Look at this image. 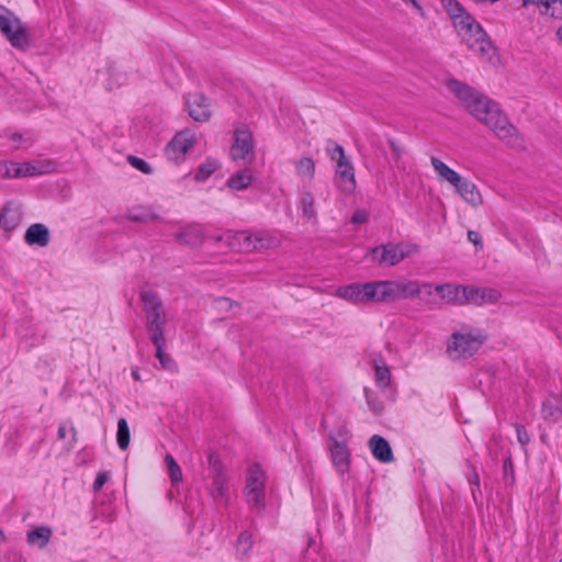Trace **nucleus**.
Listing matches in <instances>:
<instances>
[{
	"mask_svg": "<svg viewBox=\"0 0 562 562\" xmlns=\"http://www.w3.org/2000/svg\"><path fill=\"white\" fill-rule=\"evenodd\" d=\"M156 347V357L160 362L162 369L173 371L176 368L175 361L165 352V339L159 342H153Z\"/></svg>",
	"mask_w": 562,
	"mask_h": 562,
	"instance_id": "72a5a7b5",
	"label": "nucleus"
},
{
	"mask_svg": "<svg viewBox=\"0 0 562 562\" xmlns=\"http://www.w3.org/2000/svg\"><path fill=\"white\" fill-rule=\"evenodd\" d=\"M557 36H558L559 41L562 43V26L558 29Z\"/></svg>",
	"mask_w": 562,
	"mask_h": 562,
	"instance_id": "3c124183",
	"label": "nucleus"
},
{
	"mask_svg": "<svg viewBox=\"0 0 562 562\" xmlns=\"http://www.w3.org/2000/svg\"><path fill=\"white\" fill-rule=\"evenodd\" d=\"M214 476L210 486V494L218 504H227L229 501L228 479L217 462L213 464Z\"/></svg>",
	"mask_w": 562,
	"mask_h": 562,
	"instance_id": "dca6fc26",
	"label": "nucleus"
},
{
	"mask_svg": "<svg viewBox=\"0 0 562 562\" xmlns=\"http://www.w3.org/2000/svg\"><path fill=\"white\" fill-rule=\"evenodd\" d=\"M431 166L434 170L436 171L438 179L440 181H446L453 188L458 186L460 180L463 178L461 175H459L457 171L451 169L448 165H446L443 161H441L437 157L430 158Z\"/></svg>",
	"mask_w": 562,
	"mask_h": 562,
	"instance_id": "5701e85b",
	"label": "nucleus"
},
{
	"mask_svg": "<svg viewBox=\"0 0 562 562\" xmlns=\"http://www.w3.org/2000/svg\"><path fill=\"white\" fill-rule=\"evenodd\" d=\"M128 161L134 168L142 171L143 173L149 175L153 171L150 165L142 158L130 156Z\"/></svg>",
	"mask_w": 562,
	"mask_h": 562,
	"instance_id": "58836bf2",
	"label": "nucleus"
},
{
	"mask_svg": "<svg viewBox=\"0 0 562 562\" xmlns=\"http://www.w3.org/2000/svg\"><path fill=\"white\" fill-rule=\"evenodd\" d=\"M68 430L71 432L72 438L75 439L76 431H75L74 427L71 425L68 426L67 424L59 425V427H58L59 439H63V440L66 439Z\"/></svg>",
	"mask_w": 562,
	"mask_h": 562,
	"instance_id": "37998d69",
	"label": "nucleus"
},
{
	"mask_svg": "<svg viewBox=\"0 0 562 562\" xmlns=\"http://www.w3.org/2000/svg\"><path fill=\"white\" fill-rule=\"evenodd\" d=\"M484 341L483 335L477 330H460L453 333L447 342V355L452 360L473 356Z\"/></svg>",
	"mask_w": 562,
	"mask_h": 562,
	"instance_id": "423d86ee",
	"label": "nucleus"
},
{
	"mask_svg": "<svg viewBox=\"0 0 562 562\" xmlns=\"http://www.w3.org/2000/svg\"><path fill=\"white\" fill-rule=\"evenodd\" d=\"M196 135L194 132L184 130L179 132L166 147V155L169 160L179 164L184 160L187 153L195 145Z\"/></svg>",
	"mask_w": 562,
	"mask_h": 562,
	"instance_id": "ddd939ff",
	"label": "nucleus"
},
{
	"mask_svg": "<svg viewBox=\"0 0 562 562\" xmlns=\"http://www.w3.org/2000/svg\"><path fill=\"white\" fill-rule=\"evenodd\" d=\"M374 381L383 393H391V372L383 360H374Z\"/></svg>",
	"mask_w": 562,
	"mask_h": 562,
	"instance_id": "a878e982",
	"label": "nucleus"
},
{
	"mask_svg": "<svg viewBox=\"0 0 562 562\" xmlns=\"http://www.w3.org/2000/svg\"><path fill=\"white\" fill-rule=\"evenodd\" d=\"M468 303L481 305L484 303H495L499 299L498 291L486 288H468Z\"/></svg>",
	"mask_w": 562,
	"mask_h": 562,
	"instance_id": "4be33fe9",
	"label": "nucleus"
},
{
	"mask_svg": "<svg viewBox=\"0 0 562 562\" xmlns=\"http://www.w3.org/2000/svg\"><path fill=\"white\" fill-rule=\"evenodd\" d=\"M364 395L369 408L374 414H380L384 409L383 402L369 389H364Z\"/></svg>",
	"mask_w": 562,
	"mask_h": 562,
	"instance_id": "e433bc0d",
	"label": "nucleus"
},
{
	"mask_svg": "<svg viewBox=\"0 0 562 562\" xmlns=\"http://www.w3.org/2000/svg\"><path fill=\"white\" fill-rule=\"evenodd\" d=\"M442 8L467 46L481 56L493 49L492 42L481 24L463 8L458 0H440Z\"/></svg>",
	"mask_w": 562,
	"mask_h": 562,
	"instance_id": "7ed1b4c3",
	"label": "nucleus"
},
{
	"mask_svg": "<svg viewBox=\"0 0 562 562\" xmlns=\"http://www.w3.org/2000/svg\"><path fill=\"white\" fill-rule=\"evenodd\" d=\"M166 462L168 465V471H169V476H170L171 482L172 483L180 482L181 477H182L181 469L171 454L166 456Z\"/></svg>",
	"mask_w": 562,
	"mask_h": 562,
	"instance_id": "4c0bfd02",
	"label": "nucleus"
},
{
	"mask_svg": "<svg viewBox=\"0 0 562 562\" xmlns=\"http://www.w3.org/2000/svg\"><path fill=\"white\" fill-rule=\"evenodd\" d=\"M132 375L135 380H139V374L136 370H133Z\"/></svg>",
	"mask_w": 562,
	"mask_h": 562,
	"instance_id": "603ef678",
	"label": "nucleus"
},
{
	"mask_svg": "<svg viewBox=\"0 0 562 562\" xmlns=\"http://www.w3.org/2000/svg\"><path fill=\"white\" fill-rule=\"evenodd\" d=\"M252 536L248 531L240 532L236 543L237 553L241 557L247 555L252 548Z\"/></svg>",
	"mask_w": 562,
	"mask_h": 562,
	"instance_id": "f704fd0d",
	"label": "nucleus"
},
{
	"mask_svg": "<svg viewBox=\"0 0 562 562\" xmlns=\"http://www.w3.org/2000/svg\"><path fill=\"white\" fill-rule=\"evenodd\" d=\"M53 530L48 526H38L26 532V541L30 546L44 549L49 543Z\"/></svg>",
	"mask_w": 562,
	"mask_h": 562,
	"instance_id": "b1692460",
	"label": "nucleus"
},
{
	"mask_svg": "<svg viewBox=\"0 0 562 562\" xmlns=\"http://www.w3.org/2000/svg\"><path fill=\"white\" fill-rule=\"evenodd\" d=\"M220 162L214 158H207L202 162L194 176V179L200 182L206 181L218 168Z\"/></svg>",
	"mask_w": 562,
	"mask_h": 562,
	"instance_id": "2f4dec72",
	"label": "nucleus"
},
{
	"mask_svg": "<svg viewBox=\"0 0 562 562\" xmlns=\"http://www.w3.org/2000/svg\"><path fill=\"white\" fill-rule=\"evenodd\" d=\"M22 217L21 204L8 202L0 212V227L5 232H13L20 225Z\"/></svg>",
	"mask_w": 562,
	"mask_h": 562,
	"instance_id": "a211bd4d",
	"label": "nucleus"
},
{
	"mask_svg": "<svg viewBox=\"0 0 562 562\" xmlns=\"http://www.w3.org/2000/svg\"><path fill=\"white\" fill-rule=\"evenodd\" d=\"M454 190L460 198L472 207H479L483 204L482 194L476 184L472 181L462 178L458 186L454 187Z\"/></svg>",
	"mask_w": 562,
	"mask_h": 562,
	"instance_id": "6ab92c4d",
	"label": "nucleus"
},
{
	"mask_svg": "<svg viewBox=\"0 0 562 562\" xmlns=\"http://www.w3.org/2000/svg\"><path fill=\"white\" fill-rule=\"evenodd\" d=\"M142 302L146 315V328L153 342L165 339L166 313L160 300L151 291L142 293Z\"/></svg>",
	"mask_w": 562,
	"mask_h": 562,
	"instance_id": "39448f33",
	"label": "nucleus"
},
{
	"mask_svg": "<svg viewBox=\"0 0 562 562\" xmlns=\"http://www.w3.org/2000/svg\"><path fill=\"white\" fill-rule=\"evenodd\" d=\"M56 164L52 160H38L35 162H14L12 175L14 178L34 177L48 173L55 170Z\"/></svg>",
	"mask_w": 562,
	"mask_h": 562,
	"instance_id": "2eb2a0df",
	"label": "nucleus"
},
{
	"mask_svg": "<svg viewBox=\"0 0 562 562\" xmlns=\"http://www.w3.org/2000/svg\"><path fill=\"white\" fill-rule=\"evenodd\" d=\"M109 473L108 472H100L98 473L95 481L93 483V490L100 491L103 485L109 481Z\"/></svg>",
	"mask_w": 562,
	"mask_h": 562,
	"instance_id": "79ce46f5",
	"label": "nucleus"
},
{
	"mask_svg": "<svg viewBox=\"0 0 562 562\" xmlns=\"http://www.w3.org/2000/svg\"><path fill=\"white\" fill-rule=\"evenodd\" d=\"M369 448L373 457L383 463L393 461V452L386 439L380 435H373L369 440Z\"/></svg>",
	"mask_w": 562,
	"mask_h": 562,
	"instance_id": "412c9836",
	"label": "nucleus"
},
{
	"mask_svg": "<svg viewBox=\"0 0 562 562\" xmlns=\"http://www.w3.org/2000/svg\"><path fill=\"white\" fill-rule=\"evenodd\" d=\"M131 432L125 418H120L117 422L116 441L122 450H126L130 446Z\"/></svg>",
	"mask_w": 562,
	"mask_h": 562,
	"instance_id": "473e14b6",
	"label": "nucleus"
},
{
	"mask_svg": "<svg viewBox=\"0 0 562 562\" xmlns=\"http://www.w3.org/2000/svg\"><path fill=\"white\" fill-rule=\"evenodd\" d=\"M423 292L430 294L431 286L415 280H386L339 286L336 295L352 304H367L415 299Z\"/></svg>",
	"mask_w": 562,
	"mask_h": 562,
	"instance_id": "f03ea898",
	"label": "nucleus"
},
{
	"mask_svg": "<svg viewBox=\"0 0 562 562\" xmlns=\"http://www.w3.org/2000/svg\"><path fill=\"white\" fill-rule=\"evenodd\" d=\"M389 144H390V148L392 150L393 157L398 159L403 153L402 148L394 140H390Z\"/></svg>",
	"mask_w": 562,
	"mask_h": 562,
	"instance_id": "49530a36",
	"label": "nucleus"
},
{
	"mask_svg": "<svg viewBox=\"0 0 562 562\" xmlns=\"http://www.w3.org/2000/svg\"><path fill=\"white\" fill-rule=\"evenodd\" d=\"M369 214L366 210H357L351 217L353 224L360 225L368 221Z\"/></svg>",
	"mask_w": 562,
	"mask_h": 562,
	"instance_id": "a19ab883",
	"label": "nucleus"
},
{
	"mask_svg": "<svg viewBox=\"0 0 562 562\" xmlns=\"http://www.w3.org/2000/svg\"><path fill=\"white\" fill-rule=\"evenodd\" d=\"M178 239L192 246H196L203 240L202 228L199 225L184 227L179 234Z\"/></svg>",
	"mask_w": 562,
	"mask_h": 562,
	"instance_id": "c756f323",
	"label": "nucleus"
},
{
	"mask_svg": "<svg viewBox=\"0 0 562 562\" xmlns=\"http://www.w3.org/2000/svg\"><path fill=\"white\" fill-rule=\"evenodd\" d=\"M162 74H164V77H165L166 81L169 85H173L175 83V80L166 71H164Z\"/></svg>",
	"mask_w": 562,
	"mask_h": 562,
	"instance_id": "8fccbe9b",
	"label": "nucleus"
},
{
	"mask_svg": "<svg viewBox=\"0 0 562 562\" xmlns=\"http://www.w3.org/2000/svg\"><path fill=\"white\" fill-rule=\"evenodd\" d=\"M5 540L4 532L0 529V542H3Z\"/></svg>",
	"mask_w": 562,
	"mask_h": 562,
	"instance_id": "864d4df0",
	"label": "nucleus"
},
{
	"mask_svg": "<svg viewBox=\"0 0 562 562\" xmlns=\"http://www.w3.org/2000/svg\"><path fill=\"white\" fill-rule=\"evenodd\" d=\"M431 286V293L423 292L417 294L415 297L420 296L426 304H431L434 301L431 296L434 293H437L441 301L450 304H464L468 303V286L456 285L452 283H445Z\"/></svg>",
	"mask_w": 562,
	"mask_h": 562,
	"instance_id": "9b49d317",
	"label": "nucleus"
},
{
	"mask_svg": "<svg viewBox=\"0 0 562 562\" xmlns=\"http://www.w3.org/2000/svg\"><path fill=\"white\" fill-rule=\"evenodd\" d=\"M446 87L472 116L484 123L502 142L509 146L520 145L516 128L497 103L457 79H448Z\"/></svg>",
	"mask_w": 562,
	"mask_h": 562,
	"instance_id": "f257e3e1",
	"label": "nucleus"
},
{
	"mask_svg": "<svg viewBox=\"0 0 562 562\" xmlns=\"http://www.w3.org/2000/svg\"><path fill=\"white\" fill-rule=\"evenodd\" d=\"M215 240L224 243L229 249L236 251L269 249L277 247L280 243L277 236L265 232L252 235L247 232L226 231L218 235Z\"/></svg>",
	"mask_w": 562,
	"mask_h": 562,
	"instance_id": "20e7f679",
	"label": "nucleus"
},
{
	"mask_svg": "<svg viewBox=\"0 0 562 562\" xmlns=\"http://www.w3.org/2000/svg\"><path fill=\"white\" fill-rule=\"evenodd\" d=\"M331 159L337 160L336 178L338 186L345 191H352L356 187L353 167L346 158L345 150L340 145L336 144L334 146Z\"/></svg>",
	"mask_w": 562,
	"mask_h": 562,
	"instance_id": "f8f14e48",
	"label": "nucleus"
},
{
	"mask_svg": "<svg viewBox=\"0 0 562 562\" xmlns=\"http://www.w3.org/2000/svg\"><path fill=\"white\" fill-rule=\"evenodd\" d=\"M299 207L302 212V216L307 221H315L317 212L315 209L314 194L308 190L304 189L300 196Z\"/></svg>",
	"mask_w": 562,
	"mask_h": 562,
	"instance_id": "bb28decb",
	"label": "nucleus"
},
{
	"mask_svg": "<svg viewBox=\"0 0 562 562\" xmlns=\"http://www.w3.org/2000/svg\"><path fill=\"white\" fill-rule=\"evenodd\" d=\"M468 238L474 245H479L481 243V237H480V234L477 232L469 231L468 232Z\"/></svg>",
	"mask_w": 562,
	"mask_h": 562,
	"instance_id": "de8ad7c7",
	"label": "nucleus"
},
{
	"mask_svg": "<svg viewBox=\"0 0 562 562\" xmlns=\"http://www.w3.org/2000/svg\"><path fill=\"white\" fill-rule=\"evenodd\" d=\"M295 172L301 179L311 181L315 175L314 160L310 157L300 158L295 162Z\"/></svg>",
	"mask_w": 562,
	"mask_h": 562,
	"instance_id": "7c9ffc66",
	"label": "nucleus"
},
{
	"mask_svg": "<svg viewBox=\"0 0 562 562\" xmlns=\"http://www.w3.org/2000/svg\"><path fill=\"white\" fill-rule=\"evenodd\" d=\"M216 305L218 310L231 311L234 308L233 302L227 297H221L216 301Z\"/></svg>",
	"mask_w": 562,
	"mask_h": 562,
	"instance_id": "c03bdc74",
	"label": "nucleus"
},
{
	"mask_svg": "<svg viewBox=\"0 0 562 562\" xmlns=\"http://www.w3.org/2000/svg\"><path fill=\"white\" fill-rule=\"evenodd\" d=\"M475 3H479V4H487V3H495L497 2L498 0H473Z\"/></svg>",
	"mask_w": 562,
	"mask_h": 562,
	"instance_id": "09e8293b",
	"label": "nucleus"
},
{
	"mask_svg": "<svg viewBox=\"0 0 562 562\" xmlns=\"http://www.w3.org/2000/svg\"><path fill=\"white\" fill-rule=\"evenodd\" d=\"M267 476L259 465L248 470L245 483V498L247 504L255 510L261 512L266 507Z\"/></svg>",
	"mask_w": 562,
	"mask_h": 562,
	"instance_id": "6e6552de",
	"label": "nucleus"
},
{
	"mask_svg": "<svg viewBox=\"0 0 562 562\" xmlns=\"http://www.w3.org/2000/svg\"><path fill=\"white\" fill-rule=\"evenodd\" d=\"M14 161L0 160V179H13Z\"/></svg>",
	"mask_w": 562,
	"mask_h": 562,
	"instance_id": "ea45409f",
	"label": "nucleus"
},
{
	"mask_svg": "<svg viewBox=\"0 0 562 562\" xmlns=\"http://www.w3.org/2000/svg\"><path fill=\"white\" fill-rule=\"evenodd\" d=\"M189 115L198 122H205L211 117L207 99L201 93H190L186 101Z\"/></svg>",
	"mask_w": 562,
	"mask_h": 562,
	"instance_id": "f3484780",
	"label": "nucleus"
},
{
	"mask_svg": "<svg viewBox=\"0 0 562 562\" xmlns=\"http://www.w3.org/2000/svg\"><path fill=\"white\" fill-rule=\"evenodd\" d=\"M232 158L243 160L244 162H251L254 159V145L252 135L247 128H237L235 131L234 144L231 148Z\"/></svg>",
	"mask_w": 562,
	"mask_h": 562,
	"instance_id": "4468645a",
	"label": "nucleus"
},
{
	"mask_svg": "<svg viewBox=\"0 0 562 562\" xmlns=\"http://www.w3.org/2000/svg\"><path fill=\"white\" fill-rule=\"evenodd\" d=\"M537 8L542 15L562 20V0H538Z\"/></svg>",
	"mask_w": 562,
	"mask_h": 562,
	"instance_id": "c85d7f7f",
	"label": "nucleus"
},
{
	"mask_svg": "<svg viewBox=\"0 0 562 562\" xmlns=\"http://www.w3.org/2000/svg\"><path fill=\"white\" fill-rule=\"evenodd\" d=\"M542 416L544 419L555 422L562 416V407L554 406L550 401L542 405Z\"/></svg>",
	"mask_w": 562,
	"mask_h": 562,
	"instance_id": "c9c22d12",
	"label": "nucleus"
},
{
	"mask_svg": "<svg viewBox=\"0 0 562 562\" xmlns=\"http://www.w3.org/2000/svg\"><path fill=\"white\" fill-rule=\"evenodd\" d=\"M349 440L350 434L346 428L340 429L337 436H331V443L329 446L330 459L340 475L346 474L350 468Z\"/></svg>",
	"mask_w": 562,
	"mask_h": 562,
	"instance_id": "9d476101",
	"label": "nucleus"
},
{
	"mask_svg": "<svg viewBox=\"0 0 562 562\" xmlns=\"http://www.w3.org/2000/svg\"><path fill=\"white\" fill-rule=\"evenodd\" d=\"M50 240V233L46 225L35 223L29 226L24 234V241L29 246L46 247Z\"/></svg>",
	"mask_w": 562,
	"mask_h": 562,
	"instance_id": "aec40b11",
	"label": "nucleus"
},
{
	"mask_svg": "<svg viewBox=\"0 0 562 562\" xmlns=\"http://www.w3.org/2000/svg\"><path fill=\"white\" fill-rule=\"evenodd\" d=\"M475 483L477 484L479 483V476L475 475Z\"/></svg>",
	"mask_w": 562,
	"mask_h": 562,
	"instance_id": "5fc2aeb1",
	"label": "nucleus"
},
{
	"mask_svg": "<svg viewBox=\"0 0 562 562\" xmlns=\"http://www.w3.org/2000/svg\"><path fill=\"white\" fill-rule=\"evenodd\" d=\"M254 181V176L250 169L245 168L237 173L233 175L227 181L228 189L240 191L247 189Z\"/></svg>",
	"mask_w": 562,
	"mask_h": 562,
	"instance_id": "cd10ccee",
	"label": "nucleus"
},
{
	"mask_svg": "<svg viewBox=\"0 0 562 562\" xmlns=\"http://www.w3.org/2000/svg\"><path fill=\"white\" fill-rule=\"evenodd\" d=\"M418 247L411 243H389L386 245L374 247L370 249L372 255L380 254L378 262L380 266H395L405 258L416 254Z\"/></svg>",
	"mask_w": 562,
	"mask_h": 562,
	"instance_id": "1a4fd4ad",
	"label": "nucleus"
},
{
	"mask_svg": "<svg viewBox=\"0 0 562 562\" xmlns=\"http://www.w3.org/2000/svg\"><path fill=\"white\" fill-rule=\"evenodd\" d=\"M517 430V438H518V441L521 443V445H526L528 443L529 441V437H528V434L526 431V429L522 427V426H518L516 428Z\"/></svg>",
	"mask_w": 562,
	"mask_h": 562,
	"instance_id": "a18cd8bd",
	"label": "nucleus"
},
{
	"mask_svg": "<svg viewBox=\"0 0 562 562\" xmlns=\"http://www.w3.org/2000/svg\"><path fill=\"white\" fill-rule=\"evenodd\" d=\"M3 137L7 140L3 145L8 146L11 151L26 149L35 142V136L29 132L24 134L7 133Z\"/></svg>",
	"mask_w": 562,
	"mask_h": 562,
	"instance_id": "393cba45",
	"label": "nucleus"
},
{
	"mask_svg": "<svg viewBox=\"0 0 562 562\" xmlns=\"http://www.w3.org/2000/svg\"><path fill=\"white\" fill-rule=\"evenodd\" d=\"M0 32L13 47L21 50L29 48L31 37L27 27L3 5H0Z\"/></svg>",
	"mask_w": 562,
	"mask_h": 562,
	"instance_id": "0eeeda50",
	"label": "nucleus"
}]
</instances>
